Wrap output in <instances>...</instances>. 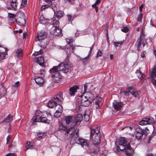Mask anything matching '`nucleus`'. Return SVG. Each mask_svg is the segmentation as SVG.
Returning <instances> with one entry per match:
<instances>
[{
	"label": "nucleus",
	"instance_id": "nucleus-9",
	"mask_svg": "<svg viewBox=\"0 0 156 156\" xmlns=\"http://www.w3.org/2000/svg\"><path fill=\"white\" fill-rule=\"evenodd\" d=\"M50 33L56 36H59L62 34V30L56 26H53L50 30Z\"/></svg>",
	"mask_w": 156,
	"mask_h": 156
},
{
	"label": "nucleus",
	"instance_id": "nucleus-32",
	"mask_svg": "<svg viewBox=\"0 0 156 156\" xmlns=\"http://www.w3.org/2000/svg\"><path fill=\"white\" fill-rule=\"evenodd\" d=\"M63 12L62 11H58L56 13V16L55 17H56V18H59L63 16Z\"/></svg>",
	"mask_w": 156,
	"mask_h": 156
},
{
	"label": "nucleus",
	"instance_id": "nucleus-33",
	"mask_svg": "<svg viewBox=\"0 0 156 156\" xmlns=\"http://www.w3.org/2000/svg\"><path fill=\"white\" fill-rule=\"evenodd\" d=\"M67 43L68 44L70 45H71L73 42V39L72 37H69V38H67L66 39Z\"/></svg>",
	"mask_w": 156,
	"mask_h": 156
},
{
	"label": "nucleus",
	"instance_id": "nucleus-48",
	"mask_svg": "<svg viewBox=\"0 0 156 156\" xmlns=\"http://www.w3.org/2000/svg\"><path fill=\"white\" fill-rule=\"evenodd\" d=\"M70 46L71 47V49L72 50V51L74 53V51L76 49V48H75L76 47V46L80 47V46H74V45H73L72 44L71 45H70Z\"/></svg>",
	"mask_w": 156,
	"mask_h": 156
},
{
	"label": "nucleus",
	"instance_id": "nucleus-64",
	"mask_svg": "<svg viewBox=\"0 0 156 156\" xmlns=\"http://www.w3.org/2000/svg\"><path fill=\"white\" fill-rule=\"evenodd\" d=\"M95 9V11L96 12H97L98 11V7L95 5L94 6H92Z\"/></svg>",
	"mask_w": 156,
	"mask_h": 156
},
{
	"label": "nucleus",
	"instance_id": "nucleus-57",
	"mask_svg": "<svg viewBox=\"0 0 156 156\" xmlns=\"http://www.w3.org/2000/svg\"><path fill=\"white\" fill-rule=\"evenodd\" d=\"M152 81L153 84L154 86L155 87H156V80L155 79H152Z\"/></svg>",
	"mask_w": 156,
	"mask_h": 156
},
{
	"label": "nucleus",
	"instance_id": "nucleus-52",
	"mask_svg": "<svg viewBox=\"0 0 156 156\" xmlns=\"http://www.w3.org/2000/svg\"><path fill=\"white\" fill-rule=\"evenodd\" d=\"M67 17H68V21L69 23H71L72 22V16L71 15H67Z\"/></svg>",
	"mask_w": 156,
	"mask_h": 156
},
{
	"label": "nucleus",
	"instance_id": "nucleus-38",
	"mask_svg": "<svg viewBox=\"0 0 156 156\" xmlns=\"http://www.w3.org/2000/svg\"><path fill=\"white\" fill-rule=\"evenodd\" d=\"M141 130L142 131L143 134L145 135L149 133V130L147 128H146L145 129H141Z\"/></svg>",
	"mask_w": 156,
	"mask_h": 156
},
{
	"label": "nucleus",
	"instance_id": "nucleus-46",
	"mask_svg": "<svg viewBox=\"0 0 156 156\" xmlns=\"http://www.w3.org/2000/svg\"><path fill=\"white\" fill-rule=\"evenodd\" d=\"M143 15V14L141 13L139 15L137 18V20L138 22H140L142 20Z\"/></svg>",
	"mask_w": 156,
	"mask_h": 156
},
{
	"label": "nucleus",
	"instance_id": "nucleus-12",
	"mask_svg": "<svg viewBox=\"0 0 156 156\" xmlns=\"http://www.w3.org/2000/svg\"><path fill=\"white\" fill-rule=\"evenodd\" d=\"M82 115L81 114H78L73 119V121L72 122L73 126H74L79 124L83 120Z\"/></svg>",
	"mask_w": 156,
	"mask_h": 156
},
{
	"label": "nucleus",
	"instance_id": "nucleus-15",
	"mask_svg": "<svg viewBox=\"0 0 156 156\" xmlns=\"http://www.w3.org/2000/svg\"><path fill=\"white\" fill-rule=\"evenodd\" d=\"M79 87L77 85H74L69 88V94L71 96H74L75 95V93L77 92V89H78Z\"/></svg>",
	"mask_w": 156,
	"mask_h": 156
},
{
	"label": "nucleus",
	"instance_id": "nucleus-30",
	"mask_svg": "<svg viewBox=\"0 0 156 156\" xmlns=\"http://www.w3.org/2000/svg\"><path fill=\"white\" fill-rule=\"evenodd\" d=\"M39 121L43 123H49V121L47 119L43 117H39Z\"/></svg>",
	"mask_w": 156,
	"mask_h": 156
},
{
	"label": "nucleus",
	"instance_id": "nucleus-59",
	"mask_svg": "<svg viewBox=\"0 0 156 156\" xmlns=\"http://www.w3.org/2000/svg\"><path fill=\"white\" fill-rule=\"evenodd\" d=\"M102 55V52H101V51H99L97 52L96 56L98 57L99 56H101Z\"/></svg>",
	"mask_w": 156,
	"mask_h": 156
},
{
	"label": "nucleus",
	"instance_id": "nucleus-45",
	"mask_svg": "<svg viewBox=\"0 0 156 156\" xmlns=\"http://www.w3.org/2000/svg\"><path fill=\"white\" fill-rule=\"evenodd\" d=\"M121 31L125 33H127L129 30V29L128 27H123L121 29Z\"/></svg>",
	"mask_w": 156,
	"mask_h": 156
},
{
	"label": "nucleus",
	"instance_id": "nucleus-3",
	"mask_svg": "<svg viewBox=\"0 0 156 156\" xmlns=\"http://www.w3.org/2000/svg\"><path fill=\"white\" fill-rule=\"evenodd\" d=\"M90 137L93 143L95 144H98L100 143V128L97 125L90 128Z\"/></svg>",
	"mask_w": 156,
	"mask_h": 156
},
{
	"label": "nucleus",
	"instance_id": "nucleus-63",
	"mask_svg": "<svg viewBox=\"0 0 156 156\" xmlns=\"http://www.w3.org/2000/svg\"><path fill=\"white\" fill-rule=\"evenodd\" d=\"M40 74L41 75H44L45 74V72L44 69L41 70V72Z\"/></svg>",
	"mask_w": 156,
	"mask_h": 156
},
{
	"label": "nucleus",
	"instance_id": "nucleus-47",
	"mask_svg": "<svg viewBox=\"0 0 156 156\" xmlns=\"http://www.w3.org/2000/svg\"><path fill=\"white\" fill-rule=\"evenodd\" d=\"M120 93L122 95H124L126 96L128 95L129 92L128 91H128H121Z\"/></svg>",
	"mask_w": 156,
	"mask_h": 156
},
{
	"label": "nucleus",
	"instance_id": "nucleus-35",
	"mask_svg": "<svg viewBox=\"0 0 156 156\" xmlns=\"http://www.w3.org/2000/svg\"><path fill=\"white\" fill-rule=\"evenodd\" d=\"M151 75L153 78L156 76V66L154 67L153 69Z\"/></svg>",
	"mask_w": 156,
	"mask_h": 156
},
{
	"label": "nucleus",
	"instance_id": "nucleus-39",
	"mask_svg": "<svg viewBox=\"0 0 156 156\" xmlns=\"http://www.w3.org/2000/svg\"><path fill=\"white\" fill-rule=\"evenodd\" d=\"M84 119L85 121L86 122H88L89 121L90 119V115L88 114H85L84 115Z\"/></svg>",
	"mask_w": 156,
	"mask_h": 156
},
{
	"label": "nucleus",
	"instance_id": "nucleus-36",
	"mask_svg": "<svg viewBox=\"0 0 156 156\" xmlns=\"http://www.w3.org/2000/svg\"><path fill=\"white\" fill-rule=\"evenodd\" d=\"M27 0H22L20 6L21 8H23L25 7L27 4Z\"/></svg>",
	"mask_w": 156,
	"mask_h": 156
},
{
	"label": "nucleus",
	"instance_id": "nucleus-21",
	"mask_svg": "<svg viewBox=\"0 0 156 156\" xmlns=\"http://www.w3.org/2000/svg\"><path fill=\"white\" fill-rule=\"evenodd\" d=\"M65 120L66 123L69 124L72 123L71 125L73 126V119L72 116H68L65 118Z\"/></svg>",
	"mask_w": 156,
	"mask_h": 156
},
{
	"label": "nucleus",
	"instance_id": "nucleus-13",
	"mask_svg": "<svg viewBox=\"0 0 156 156\" xmlns=\"http://www.w3.org/2000/svg\"><path fill=\"white\" fill-rule=\"evenodd\" d=\"M113 106L115 109L119 111L121 109V108L122 107L123 104L122 102L114 101L113 102Z\"/></svg>",
	"mask_w": 156,
	"mask_h": 156
},
{
	"label": "nucleus",
	"instance_id": "nucleus-2",
	"mask_svg": "<svg viewBox=\"0 0 156 156\" xmlns=\"http://www.w3.org/2000/svg\"><path fill=\"white\" fill-rule=\"evenodd\" d=\"M119 146H117L116 151L118 152L123 151L128 156L132 155L133 150L131 147L130 144H128L127 140L124 137H120L118 141Z\"/></svg>",
	"mask_w": 156,
	"mask_h": 156
},
{
	"label": "nucleus",
	"instance_id": "nucleus-54",
	"mask_svg": "<svg viewBox=\"0 0 156 156\" xmlns=\"http://www.w3.org/2000/svg\"><path fill=\"white\" fill-rule=\"evenodd\" d=\"M87 84H86L84 85V93H85V92H90L89 91H87Z\"/></svg>",
	"mask_w": 156,
	"mask_h": 156
},
{
	"label": "nucleus",
	"instance_id": "nucleus-60",
	"mask_svg": "<svg viewBox=\"0 0 156 156\" xmlns=\"http://www.w3.org/2000/svg\"><path fill=\"white\" fill-rule=\"evenodd\" d=\"M8 16L10 18H13L15 17V15L14 14L11 13H9Z\"/></svg>",
	"mask_w": 156,
	"mask_h": 156
},
{
	"label": "nucleus",
	"instance_id": "nucleus-10",
	"mask_svg": "<svg viewBox=\"0 0 156 156\" xmlns=\"http://www.w3.org/2000/svg\"><path fill=\"white\" fill-rule=\"evenodd\" d=\"M145 43L146 40H145L144 34L143 32H142L141 33L140 36L138 38L136 42L138 48H139L142 43L143 47H144L145 45Z\"/></svg>",
	"mask_w": 156,
	"mask_h": 156
},
{
	"label": "nucleus",
	"instance_id": "nucleus-61",
	"mask_svg": "<svg viewBox=\"0 0 156 156\" xmlns=\"http://www.w3.org/2000/svg\"><path fill=\"white\" fill-rule=\"evenodd\" d=\"M75 129L73 127H71L69 129V130L67 131V133H70V134H72V133H70V130H74Z\"/></svg>",
	"mask_w": 156,
	"mask_h": 156
},
{
	"label": "nucleus",
	"instance_id": "nucleus-19",
	"mask_svg": "<svg viewBox=\"0 0 156 156\" xmlns=\"http://www.w3.org/2000/svg\"><path fill=\"white\" fill-rule=\"evenodd\" d=\"M135 137L138 140H139L141 139L143 134H144L141 129L140 130L136 132Z\"/></svg>",
	"mask_w": 156,
	"mask_h": 156
},
{
	"label": "nucleus",
	"instance_id": "nucleus-1",
	"mask_svg": "<svg viewBox=\"0 0 156 156\" xmlns=\"http://www.w3.org/2000/svg\"><path fill=\"white\" fill-rule=\"evenodd\" d=\"M71 70L70 66L67 62H62L58 66H54L50 69V72L53 78H60L61 76L59 71L66 73L70 72Z\"/></svg>",
	"mask_w": 156,
	"mask_h": 156
},
{
	"label": "nucleus",
	"instance_id": "nucleus-62",
	"mask_svg": "<svg viewBox=\"0 0 156 156\" xmlns=\"http://www.w3.org/2000/svg\"><path fill=\"white\" fill-rule=\"evenodd\" d=\"M144 5L143 4H142L139 7V9L140 11L142 12V9Z\"/></svg>",
	"mask_w": 156,
	"mask_h": 156
},
{
	"label": "nucleus",
	"instance_id": "nucleus-26",
	"mask_svg": "<svg viewBox=\"0 0 156 156\" xmlns=\"http://www.w3.org/2000/svg\"><path fill=\"white\" fill-rule=\"evenodd\" d=\"M6 90L3 87H2L0 89V98L2 96H5L6 94Z\"/></svg>",
	"mask_w": 156,
	"mask_h": 156
},
{
	"label": "nucleus",
	"instance_id": "nucleus-58",
	"mask_svg": "<svg viewBox=\"0 0 156 156\" xmlns=\"http://www.w3.org/2000/svg\"><path fill=\"white\" fill-rule=\"evenodd\" d=\"M20 84V83L19 81H17L15 83L14 87L16 88H17Z\"/></svg>",
	"mask_w": 156,
	"mask_h": 156
},
{
	"label": "nucleus",
	"instance_id": "nucleus-27",
	"mask_svg": "<svg viewBox=\"0 0 156 156\" xmlns=\"http://www.w3.org/2000/svg\"><path fill=\"white\" fill-rule=\"evenodd\" d=\"M58 18L54 16L53 18H52V20L53 21L52 24L53 26H58L59 24V22L58 20Z\"/></svg>",
	"mask_w": 156,
	"mask_h": 156
},
{
	"label": "nucleus",
	"instance_id": "nucleus-37",
	"mask_svg": "<svg viewBox=\"0 0 156 156\" xmlns=\"http://www.w3.org/2000/svg\"><path fill=\"white\" fill-rule=\"evenodd\" d=\"M61 114L62 112L58 111V110H56V112L54 114V116L55 117L58 118L61 115Z\"/></svg>",
	"mask_w": 156,
	"mask_h": 156
},
{
	"label": "nucleus",
	"instance_id": "nucleus-44",
	"mask_svg": "<svg viewBox=\"0 0 156 156\" xmlns=\"http://www.w3.org/2000/svg\"><path fill=\"white\" fill-rule=\"evenodd\" d=\"M64 51L66 52L67 55L68 56H69L70 55V54H71L70 51V50H69L68 48H65L64 49Z\"/></svg>",
	"mask_w": 156,
	"mask_h": 156
},
{
	"label": "nucleus",
	"instance_id": "nucleus-8",
	"mask_svg": "<svg viewBox=\"0 0 156 156\" xmlns=\"http://www.w3.org/2000/svg\"><path fill=\"white\" fill-rule=\"evenodd\" d=\"M154 123V119L151 117L148 116L144 118L139 122L140 125H144L147 124H150Z\"/></svg>",
	"mask_w": 156,
	"mask_h": 156
},
{
	"label": "nucleus",
	"instance_id": "nucleus-6",
	"mask_svg": "<svg viewBox=\"0 0 156 156\" xmlns=\"http://www.w3.org/2000/svg\"><path fill=\"white\" fill-rule=\"evenodd\" d=\"M75 135L76 138H74V137H73V141L74 140L76 143L80 144L82 147L83 148L85 147L88 146L87 140L78 137V135L77 134V133L75 134Z\"/></svg>",
	"mask_w": 156,
	"mask_h": 156
},
{
	"label": "nucleus",
	"instance_id": "nucleus-16",
	"mask_svg": "<svg viewBox=\"0 0 156 156\" xmlns=\"http://www.w3.org/2000/svg\"><path fill=\"white\" fill-rule=\"evenodd\" d=\"M94 100L95 107L96 109H98L100 106L101 102L102 101V98L98 96L96 97Z\"/></svg>",
	"mask_w": 156,
	"mask_h": 156
},
{
	"label": "nucleus",
	"instance_id": "nucleus-7",
	"mask_svg": "<svg viewBox=\"0 0 156 156\" xmlns=\"http://www.w3.org/2000/svg\"><path fill=\"white\" fill-rule=\"evenodd\" d=\"M17 19L16 20V23L20 26H24L26 23V20L24 18L23 14L20 12L16 14Z\"/></svg>",
	"mask_w": 156,
	"mask_h": 156
},
{
	"label": "nucleus",
	"instance_id": "nucleus-41",
	"mask_svg": "<svg viewBox=\"0 0 156 156\" xmlns=\"http://www.w3.org/2000/svg\"><path fill=\"white\" fill-rule=\"evenodd\" d=\"M58 129L59 130H65L66 129V128L62 125V123H59L58 125Z\"/></svg>",
	"mask_w": 156,
	"mask_h": 156
},
{
	"label": "nucleus",
	"instance_id": "nucleus-40",
	"mask_svg": "<svg viewBox=\"0 0 156 156\" xmlns=\"http://www.w3.org/2000/svg\"><path fill=\"white\" fill-rule=\"evenodd\" d=\"M50 7H51L53 11L55 13L56 12H57V10H56L55 9V5L53 4H52V2L50 4Z\"/></svg>",
	"mask_w": 156,
	"mask_h": 156
},
{
	"label": "nucleus",
	"instance_id": "nucleus-28",
	"mask_svg": "<svg viewBox=\"0 0 156 156\" xmlns=\"http://www.w3.org/2000/svg\"><path fill=\"white\" fill-rule=\"evenodd\" d=\"M16 55L17 57H20L23 55V50L22 49H17L16 51Z\"/></svg>",
	"mask_w": 156,
	"mask_h": 156
},
{
	"label": "nucleus",
	"instance_id": "nucleus-50",
	"mask_svg": "<svg viewBox=\"0 0 156 156\" xmlns=\"http://www.w3.org/2000/svg\"><path fill=\"white\" fill-rule=\"evenodd\" d=\"M43 53V51L42 50H40L38 51H37L35 52L33 54L34 56H36L40 54Z\"/></svg>",
	"mask_w": 156,
	"mask_h": 156
},
{
	"label": "nucleus",
	"instance_id": "nucleus-56",
	"mask_svg": "<svg viewBox=\"0 0 156 156\" xmlns=\"http://www.w3.org/2000/svg\"><path fill=\"white\" fill-rule=\"evenodd\" d=\"M5 156H17L15 153H9L7 154Z\"/></svg>",
	"mask_w": 156,
	"mask_h": 156
},
{
	"label": "nucleus",
	"instance_id": "nucleus-23",
	"mask_svg": "<svg viewBox=\"0 0 156 156\" xmlns=\"http://www.w3.org/2000/svg\"><path fill=\"white\" fill-rule=\"evenodd\" d=\"M138 78L140 79L144 78L145 76L142 73L140 70H137L136 72Z\"/></svg>",
	"mask_w": 156,
	"mask_h": 156
},
{
	"label": "nucleus",
	"instance_id": "nucleus-17",
	"mask_svg": "<svg viewBox=\"0 0 156 156\" xmlns=\"http://www.w3.org/2000/svg\"><path fill=\"white\" fill-rule=\"evenodd\" d=\"M6 53L5 48L0 46V60L4 59Z\"/></svg>",
	"mask_w": 156,
	"mask_h": 156
},
{
	"label": "nucleus",
	"instance_id": "nucleus-24",
	"mask_svg": "<svg viewBox=\"0 0 156 156\" xmlns=\"http://www.w3.org/2000/svg\"><path fill=\"white\" fill-rule=\"evenodd\" d=\"M128 91L129 93H130L135 97H136L138 93L137 91L130 87H129L128 88Z\"/></svg>",
	"mask_w": 156,
	"mask_h": 156
},
{
	"label": "nucleus",
	"instance_id": "nucleus-14",
	"mask_svg": "<svg viewBox=\"0 0 156 156\" xmlns=\"http://www.w3.org/2000/svg\"><path fill=\"white\" fill-rule=\"evenodd\" d=\"M35 61L37 63L43 67H45L44 64V60L43 57L40 56L37 58H36L34 59Z\"/></svg>",
	"mask_w": 156,
	"mask_h": 156
},
{
	"label": "nucleus",
	"instance_id": "nucleus-34",
	"mask_svg": "<svg viewBox=\"0 0 156 156\" xmlns=\"http://www.w3.org/2000/svg\"><path fill=\"white\" fill-rule=\"evenodd\" d=\"M39 116H33L32 119V122H39Z\"/></svg>",
	"mask_w": 156,
	"mask_h": 156
},
{
	"label": "nucleus",
	"instance_id": "nucleus-55",
	"mask_svg": "<svg viewBox=\"0 0 156 156\" xmlns=\"http://www.w3.org/2000/svg\"><path fill=\"white\" fill-rule=\"evenodd\" d=\"M11 135H8L6 138V144L9 143L10 139H11Z\"/></svg>",
	"mask_w": 156,
	"mask_h": 156
},
{
	"label": "nucleus",
	"instance_id": "nucleus-42",
	"mask_svg": "<svg viewBox=\"0 0 156 156\" xmlns=\"http://www.w3.org/2000/svg\"><path fill=\"white\" fill-rule=\"evenodd\" d=\"M122 41L114 42V45L116 47H118L122 44Z\"/></svg>",
	"mask_w": 156,
	"mask_h": 156
},
{
	"label": "nucleus",
	"instance_id": "nucleus-43",
	"mask_svg": "<svg viewBox=\"0 0 156 156\" xmlns=\"http://www.w3.org/2000/svg\"><path fill=\"white\" fill-rule=\"evenodd\" d=\"M57 107L58 108V109L56 110H58V111L60 112H62L63 110V107L62 106L59 104H58V105L57 106Z\"/></svg>",
	"mask_w": 156,
	"mask_h": 156
},
{
	"label": "nucleus",
	"instance_id": "nucleus-29",
	"mask_svg": "<svg viewBox=\"0 0 156 156\" xmlns=\"http://www.w3.org/2000/svg\"><path fill=\"white\" fill-rule=\"evenodd\" d=\"M34 147L33 144L30 142L27 141L26 142V148L25 150V151H27L28 149H31Z\"/></svg>",
	"mask_w": 156,
	"mask_h": 156
},
{
	"label": "nucleus",
	"instance_id": "nucleus-22",
	"mask_svg": "<svg viewBox=\"0 0 156 156\" xmlns=\"http://www.w3.org/2000/svg\"><path fill=\"white\" fill-rule=\"evenodd\" d=\"M17 0H12L11 2L10 5L11 6V9L14 10H16L18 5V2H17Z\"/></svg>",
	"mask_w": 156,
	"mask_h": 156
},
{
	"label": "nucleus",
	"instance_id": "nucleus-51",
	"mask_svg": "<svg viewBox=\"0 0 156 156\" xmlns=\"http://www.w3.org/2000/svg\"><path fill=\"white\" fill-rule=\"evenodd\" d=\"M50 4H48V5H43L42 6V7H41V10H43V9H44L46 8H47L49 7H50Z\"/></svg>",
	"mask_w": 156,
	"mask_h": 156
},
{
	"label": "nucleus",
	"instance_id": "nucleus-53",
	"mask_svg": "<svg viewBox=\"0 0 156 156\" xmlns=\"http://www.w3.org/2000/svg\"><path fill=\"white\" fill-rule=\"evenodd\" d=\"M101 2V0H97L92 5V6H95L99 4Z\"/></svg>",
	"mask_w": 156,
	"mask_h": 156
},
{
	"label": "nucleus",
	"instance_id": "nucleus-20",
	"mask_svg": "<svg viewBox=\"0 0 156 156\" xmlns=\"http://www.w3.org/2000/svg\"><path fill=\"white\" fill-rule=\"evenodd\" d=\"M93 46V45L90 48V50L89 51V54L87 56L85 57L82 60V62L84 64L88 62L89 58L90 56V55L92 52Z\"/></svg>",
	"mask_w": 156,
	"mask_h": 156
},
{
	"label": "nucleus",
	"instance_id": "nucleus-4",
	"mask_svg": "<svg viewBox=\"0 0 156 156\" xmlns=\"http://www.w3.org/2000/svg\"><path fill=\"white\" fill-rule=\"evenodd\" d=\"M81 105L83 106L87 107L94 101V96L91 92L83 93L82 96Z\"/></svg>",
	"mask_w": 156,
	"mask_h": 156
},
{
	"label": "nucleus",
	"instance_id": "nucleus-31",
	"mask_svg": "<svg viewBox=\"0 0 156 156\" xmlns=\"http://www.w3.org/2000/svg\"><path fill=\"white\" fill-rule=\"evenodd\" d=\"M47 20L44 17V16L42 15L41 16L40 18V23L44 24L47 22Z\"/></svg>",
	"mask_w": 156,
	"mask_h": 156
},
{
	"label": "nucleus",
	"instance_id": "nucleus-5",
	"mask_svg": "<svg viewBox=\"0 0 156 156\" xmlns=\"http://www.w3.org/2000/svg\"><path fill=\"white\" fill-rule=\"evenodd\" d=\"M63 99L62 93L59 92L53 97L52 99L49 101L48 106L50 108H52L56 106L57 104L61 103Z\"/></svg>",
	"mask_w": 156,
	"mask_h": 156
},
{
	"label": "nucleus",
	"instance_id": "nucleus-18",
	"mask_svg": "<svg viewBox=\"0 0 156 156\" xmlns=\"http://www.w3.org/2000/svg\"><path fill=\"white\" fill-rule=\"evenodd\" d=\"M36 83L40 86H43L44 83V80L41 77H38L34 79Z\"/></svg>",
	"mask_w": 156,
	"mask_h": 156
},
{
	"label": "nucleus",
	"instance_id": "nucleus-25",
	"mask_svg": "<svg viewBox=\"0 0 156 156\" xmlns=\"http://www.w3.org/2000/svg\"><path fill=\"white\" fill-rule=\"evenodd\" d=\"M12 120V117L10 115H8L3 120V122L5 123H9Z\"/></svg>",
	"mask_w": 156,
	"mask_h": 156
},
{
	"label": "nucleus",
	"instance_id": "nucleus-11",
	"mask_svg": "<svg viewBox=\"0 0 156 156\" xmlns=\"http://www.w3.org/2000/svg\"><path fill=\"white\" fill-rule=\"evenodd\" d=\"M47 37V34L44 32H40L37 33V36L35 38V41H39L40 42L44 40Z\"/></svg>",
	"mask_w": 156,
	"mask_h": 156
},
{
	"label": "nucleus",
	"instance_id": "nucleus-49",
	"mask_svg": "<svg viewBox=\"0 0 156 156\" xmlns=\"http://www.w3.org/2000/svg\"><path fill=\"white\" fill-rule=\"evenodd\" d=\"M46 134V132L43 133L42 132H40L38 133V136L39 137H42V136L45 135Z\"/></svg>",
	"mask_w": 156,
	"mask_h": 156
}]
</instances>
